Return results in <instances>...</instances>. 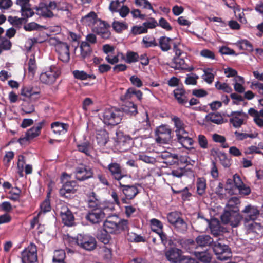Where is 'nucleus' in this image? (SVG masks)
I'll return each mask as SVG.
<instances>
[{
    "label": "nucleus",
    "mask_w": 263,
    "mask_h": 263,
    "mask_svg": "<svg viewBox=\"0 0 263 263\" xmlns=\"http://www.w3.org/2000/svg\"><path fill=\"white\" fill-rule=\"evenodd\" d=\"M57 3L55 1H50L48 3L41 2L39 6L35 8L36 14L44 17H52L54 15L52 10H55Z\"/></svg>",
    "instance_id": "obj_8"
},
{
    "label": "nucleus",
    "mask_w": 263,
    "mask_h": 263,
    "mask_svg": "<svg viewBox=\"0 0 263 263\" xmlns=\"http://www.w3.org/2000/svg\"><path fill=\"white\" fill-rule=\"evenodd\" d=\"M77 183L75 181H68L64 183L60 190L59 193L62 196L68 197V194L74 193L76 190Z\"/></svg>",
    "instance_id": "obj_28"
},
{
    "label": "nucleus",
    "mask_w": 263,
    "mask_h": 263,
    "mask_svg": "<svg viewBox=\"0 0 263 263\" xmlns=\"http://www.w3.org/2000/svg\"><path fill=\"white\" fill-rule=\"evenodd\" d=\"M183 247L190 253H193L196 257L200 261L204 263H209L212 258V255L208 250L204 251H196L194 249L197 248L195 242L191 240L188 239L184 242V245Z\"/></svg>",
    "instance_id": "obj_4"
},
{
    "label": "nucleus",
    "mask_w": 263,
    "mask_h": 263,
    "mask_svg": "<svg viewBox=\"0 0 263 263\" xmlns=\"http://www.w3.org/2000/svg\"><path fill=\"white\" fill-rule=\"evenodd\" d=\"M93 172L89 166L81 164L76 168L74 175L76 178L80 181H83L92 177Z\"/></svg>",
    "instance_id": "obj_18"
},
{
    "label": "nucleus",
    "mask_w": 263,
    "mask_h": 263,
    "mask_svg": "<svg viewBox=\"0 0 263 263\" xmlns=\"http://www.w3.org/2000/svg\"><path fill=\"white\" fill-rule=\"evenodd\" d=\"M77 148L79 152L84 153L86 155L89 156L91 150V146L89 142H85L77 145Z\"/></svg>",
    "instance_id": "obj_55"
},
{
    "label": "nucleus",
    "mask_w": 263,
    "mask_h": 263,
    "mask_svg": "<svg viewBox=\"0 0 263 263\" xmlns=\"http://www.w3.org/2000/svg\"><path fill=\"white\" fill-rule=\"evenodd\" d=\"M123 116L122 110L111 107L104 110L102 115L100 116V119L107 125L115 126L121 122Z\"/></svg>",
    "instance_id": "obj_2"
},
{
    "label": "nucleus",
    "mask_w": 263,
    "mask_h": 263,
    "mask_svg": "<svg viewBox=\"0 0 263 263\" xmlns=\"http://www.w3.org/2000/svg\"><path fill=\"white\" fill-rule=\"evenodd\" d=\"M135 5L141 8L151 10L153 13H156L155 10L148 0H135Z\"/></svg>",
    "instance_id": "obj_53"
},
{
    "label": "nucleus",
    "mask_w": 263,
    "mask_h": 263,
    "mask_svg": "<svg viewBox=\"0 0 263 263\" xmlns=\"http://www.w3.org/2000/svg\"><path fill=\"white\" fill-rule=\"evenodd\" d=\"M41 211L38 213V216H40L42 213H45L49 212L51 210L50 200L47 197L40 205Z\"/></svg>",
    "instance_id": "obj_59"
},
{
    "label": "nucleus",
    "mask_w": 263,
    "mask_h": 263,
    "mask_svg": "<svg viewBox=\"0 0 263 263\" xmlns=\"http://www.w3.org/2000/svg\"><path fill=\"white\" fill-rule=\"evenodd\" d=\"M189 63L190 61L187 58L184 59L180 57H174L172 67L175 69H182L191 71L194 69V67L190 65Z\"/></svg>",
    "instance_id": "obj_20"
},
{
    "label": "nucleus",
    "mask_w": 263,
    "mask_h": 263,
    "mask_svg": "<svg viewBox=\"0 0 263 263\" xmlns=\"http://www.w3.org/2000/svg\"><path fill=\"white\" fill-rule=\"evenodd\" d=\"M240 203V200L236 197L231 198L228 201L224 212H239V205Z\"/></svg>",
    "instance_id": "obj_30"
},
{
    "label": "nucleus",
    "mask_w": 263,
    "mask_h": 263,
    "mask_svg": "<svg viewBox=\"0 0 263 263\" xmlns=\"http://www.w3.org/2000/svg\"><path fill=\"white\" fill-rule=\"evenodd\" d=\"M69 241L87 251L93 250L96 248L97 245L95 238L88 234H79L76 237L71 238Z\"/></svg>",
    "instance_id": "obj_3"
},
{
    "label": "nucleus",
    "mask_w": 263,
    "mask_h": 263,
    "mask_svg": "<svg viewBox=\"0 0 263 263\" xmlns=\"http://www.w3.org/2000/svg\"><path fill=\"white\" fill-rule=\"evenodd\" d=\"M72 73L76 79L81 80H85L88 78L95 79L96 77L93 75H89L84 71L76 70L73 71Z\"/></svg>",
    "instance_id": "obj_52"
},
{
    "label": "nucleus",
    "mask_w": 263,
    "mask_h": 263,
    "mask_svg": "<svg viewBox=\"0 0 263 263\" xmlns=\"http://www.w3.org/2000/svg\"><path fill=\"white\" fill-rule=\"evenodd\" d=\"M212 139L215 142L220 143L222 148H226L229 147L228 144L226 142V138L222 135L214 134L212 135Z\"/></svg>",
    "instance_id": "obj_56"
},
{
    "label": "nucleus",
    "mask_w": 263,
    "mask_h": 263,
    "mask_svg": "<svg viewBox=\"0 0 263 263\" xmlns=\"http://www.w3.org/2000/svg\"><path fill=\"white\" fill-rule=\"evenodd\" d=\"M80 48L81 51L80 55L82 59H85L90 55L91 49L90 45L87 42H82L81 43Z\"/></svg>",
    "instance_id": "obj_45"
},
{
    "label": "nucleus",
    "mask_w": 263,
    "mask_h": 263,
    "mask_svg": "<svg viewBox=\"0 0 263 263\" xmlns=\"http://www.w3.org/2000/svg\"><path fill=\"white\" fill-rule=\"evenodd\" d=\"M65 258V253L63 250L55 251L53 257V263H65L64 259Z\"/></svg>",
    "instance_id": "obj_50"
},
{
    "label": "nucleus",
    "mask_w": 263,
    "mask_h": 263,
    "mask_svg": "<svg viewBox=\"0 0 263 263\" xmlns=\"http://www.w3.org/2000/svg\"><path fill=\"white\" fill-rule=\"evenodd\" d=\"M229 117L230 123L234 127L238 128L245 124V120L247 119L248 115L242 111H232Z\"/></svg>",
    "instance_id": "obj_16"
},
{
    "label": "nucleus",
    "mask_w": 263,
    "mask_h": 263,
    "mask_svg": "<svg viewBox=\"0 0 263 263\" xmlns=\"http://www.w3.org/2000/svg\"><path fill=\"white\" fill-rule=\"evenodd\" d=\"M172 120L174 122L176 128L175 132L176 135L186 131L183 121L179 118L174 116L172 118Z\"/></svg>",
    "instance_id": "obj_37"
},
{
    "label": "nucleus",
    "mask_w": 263,
    "mask_h": 263,
    "mask_svg": "<svg viewBox=\"0 0 263 263\" xmlns=\"http://www.w3.org/2000/svg\"><path fill=\"white\" fill-rule=\"evenodd\" d=\"M167 220L179 232H184L186 231L187 226L186 223L181 218L180 213L177 212H172L167 214Z\"/></svg>",
    "instance_id": "obj_9"
},
{
    "label": "nucleus",
    "mask_w": 263,
    "mask_h": 263,
    "mask_svg": "<svg viewBox=\"0 0 263 263\" xmlns=\"http://www.w3.org/2000/svg\"><path fill=\"white\" fill-rule=\"evenodd\" d=\"M196 242L198 246L206 247L212 245L213 239L209 235H202L196 238Z\"/></svg>",
    "instance_id": "obj_34"
},
{
    "label": "nucleus",
    "mask_w": 263,
    "mask_h": 263,
    "mask_svg": "<svg viewBox=\"0 0 263 263\" xmlns=\"http://www.w3.org/2000/svg\"><path fill=\"white\" fill-rule=\"evenodd\" d=\"M98 20L96 13L93 11H91L82 17L81 21L86 26H91L94 25L95 23H96Z\"/></svg>",
    "instance_id": "obj_32"
},
{
    "label": "nucleus",
    "mask_w": 263,
    "mask_h": 263,
    "mask_svg": "<svg viewBox=\"0 0 263 263\" xmlns=\"http://www.w3.org/2000/svg\"><path fill=\"white\" fill-rule=\"evenodd\" d=\"M106 210L107 208L92 209L87 214L86 219L93 224L98 223L104 218Z\"/></svg>",
    "instance_id": "obj_19"
},
{
    "label": "nucleus",
    "mask_w": 263,
    "mask_h": 263,
    "mask_svg": "<svg viewBox=\"0 0 263 263\" xmlns=\"http://www.w3.org/2000/svg\"><path fill=\"white\" fill-rule=\"evenodd\" d=\"M245 228L248 234L253 235L254 238L260 237L263 233V227L255 220L244 222Z\"/></svg>",
    "instance_id": "obj_15"
},
{
    "label": "nucleus",
    "mask_w": 263,
    "mask_h": 263,
    "mask_svg": "<svg viewBox=\"0 0 263 263\" xmlns=\"http://www.w3.org/2000/svg\"><path fill=\"white\" fill-rule=\"evenodd\" d=\"M43 123L39 122L35 126H33L27 131L26 134L30 139L38 136L41 133V129L42 127Z\"/></svg>",
    "instance_id": "obj_39"
},
{
    "label": "nucleus",
    "mask_w": 263,
    "mask_h": 263,
    "mask_svg": "<svg viewBox=\"0 0 263 263\" xmlns=\"http://www.w3.org/2000/svg\"><path fill=\"white\" fill-rule=\"evenodd\" d=\"M131 32L134 35H138L147 33V30L143 24L142 26H135L133 27Z\"/></svg>",
    "instance_id": "obj_62"
},
{
    "label": "nucleus",
    "mask_w": 263,
    "mask_h": 263,
    "mask_svg": "<svg viewBox=\"0 0 263 263\" xmlns=\"http://www.w3.org/2000/svg\"><path fill=\"white\" fill-rule=\"evenodd\" d=\"M248 114L253 118V121L259 128H263V109L259 111L253 108H250L248 110Z\"/></svg>",
    "instance_id": "obj_26"
},
{
    "label": "nucleus",
    "mask_w": 263,
    "mask_h": 263,
    "mask_svg": "<svg viewBox=\"0 0 263 263\" xmlns=\"http://www.w3.org/2000/svg\"><path fill=\"white\" fill-rule=\"evenodd\" d=\"M107 168L112 177L115 179L119 181V182L121 181L122 179L124 177L126 176V175L123 173L120 164L116 162H112L110 163L108 165Z\"/></svg>",
    "instance_id": "obj_24"
},
{
    "label": "nucleus",
    "mask_w": 263,
    "mask_h": 263,
    "mask_svg": "<svg viewBox=\"0 0 263 263\" xmlns=\"http://www.w3.org/2000/svg\"><path fill=\"white\" fill-rule=\"evenodd\" d=\"M51 127L55 134L60 135L66 133L68 128V125L59 122H55L51 124Z\"/></svg>",
    "instance_id": "obj_31"
},
{
    "label": "nucleus",
    "mask_w": 263,
    "mask_h": 263,
    "mask_svg": "<svg viewBox=\"0 0 263 263\" xmlns=\"http://www.w3.org/2000/svg\"><path fill=\"white\" fill-rule=\"evenodd\" d=\"M96 24L97 26L94 28L96 33L103 38L108 39L109 37L110 33L108 30L110 26L106 22L100 20H98Z\"/></svg>",
    "instance_id": "obj_23"
},
{
    "label": "nucleus",
    "mask_w": 263,
    "mask_h": 263,
    "mask_svg": "<svg viewBox=\"0 0 263 263\" xmlns=\"http://www.w3.org/2000/svg\"><path fill=\"white\" fill-rule=\"evenodd\" d=\"M242 219L239 212H224L221 216V220L223 223L230 224L233 227L238 226Z\"/></svg>",
    "instance_id": "obj_11"
},
{
    "label": "nucleus",
    "mask_w": 263,
    "mask_h": 263,
    "mask_svg": "<svg viewBox=\"0 0 263 263\" xmlns=\"http://www.w3.org/2000/svg\"><path fill=\"white\" fill-rule=\"evenodd\" d=\"M22 263H36L37 261V247L33 243L25 248L21 252Z\"/></svg>",
    "instance_id": "obj_7"
},
{
    "label": "nucleus",
    "mask_w": 263,
    "mask_h": 263,
    "mask_svg": "<svg viewBox=\"0 0 263 263\" xmlns=\"http://www.w3.org/2000/svg\"><path fill=\"white\" fill-rule=\"evenodd\" d=\"M127 220L120 219L117 216L108 218L104 222V230L106 233L119 234L128 228Z\"/></svg>",
    "instance_id": "obj_1"
},
{
    "label": "nucleus",
    "mask_w": 263,
    "mask_h": 263,
    "mask_svg": "<svg viewBox=\"0 0 263 263\" xmlns=\"http://www.w3.org/2000/svg\"><path fill=\"white\" fill-rule=\"evenodd\" d=\"M60 74L58 68L55 66H51L40 76V80L43 83L46 84H53Z\"/></svg>",
    "instance_id": "obj_10"
},
{
    "label": "nucleus",
    "mask_w": 263,
    "mask_h": 263,
    "mask_svg": "<svg viewBox=\"0 0 263 263\" xmlns=\"http://www.w3.org/2000/svg\"><path fill=\"white\" fill-rule=\"evenodd\" d=\"M156 141L162 144L167 143L171 139V130L166 125L159 126L156 130Z\"/></svg>",
    "instance_id": "obj_14"
},
{
    "label": "nucleus",
    "mask_w": 263,
    "mask_h": 263,
    "mask_svg": "<svg viewBox=\"0 0 263 263\" xmlns=\"http://www.w3.org/2000/svg\"><path fill=\"white\" fill-rule=\"evenodd\" d=\"M211 154L213 156H216L218 159L221 164L224 167H229L231 165V161L227 157L224 153L220 152L218 149L213 148L211 150Z\"/></svg>",
    "instance_id": "obj_27"
},
{
    "label": "nucleus",
    "mask_w": 263,
    "mask_h": 263,
    "mask_svg": "<svg viewBox=\"0 0 263 263\" xmlns=\"http://www.w3.org/2000/svg\"><path fill=\"white\" fill-rule=\"evenodd\" d=\"M126 238L132 242H144L146 241L145 237L129 231H128L126 234Z\"/></svg>",
    "instance_id": "obj_40"
},
{
    "label": "nucleus",
    "mask_w": 263,
    "mask_h": 263,
    "mask_svg": "<svg viewBox=\"0 0 263 263\" xmlns=\"http://www.w3.org/2000/svg\"><path fill=\"white\" fill-rule=\"evenodd\" d=\"M122 111L123 114L125 112L130 116H135L138 112L137 106L132 102L126 103Z\"/></svg>",
    "instance_id": "obj_43"
},
{
    "label": "nucleus",
    "mask_w": 263,
    "mask_h": 263,
    "mask_svg": "<svg viewBox=\"0 0 263 263\" xmlns=\"http://www.w3.org/2000/svg\"><path fill=\"white\" fill-rule=\"evenodd\" d=\"M60 213L63 223L67 226H72L74 218L72 212L66 205L61 206Z\"/></svg>",
    "instance_id": "obj_21"
},
{
    "label": "nucleus",
    "mask_w": 263,
    "mask_h": 263,
    "mask_svg": "<svg viewBox=\"0 0 263 263\" xmlns=\"http://www.w3.org/2000/svg\"><path fill=\"white\" fill-rule=\"evenodd\" d=\"M205 119L207 121H210L216 124H220L223 122V118L218 114H209L206 115Z\"/></svg>",
    "instance_id": "obj_51"
},
{
    "label": "nucleus",
    "mask_w": 263,
    "mask_h": 263,
    "mask_svg": "<svg viewBox=\"0 0 263 263\" xmlns=\"http://www.w3.org/2000/svg\"><path fill=\"white\" fill-rule=\"evenodd\" d=\"M215 87L218 90H221L227 93H230L232 91V89L229 85L226 83H221L217 81L215 84Z\"/></svg>",
    "instance_id": "obj_61"
},
{
    "label": "nucleus",
    "mask_w": 263,
    "mask_h": 263,
    "mask_svg": "<svg viewBox=\"0 0 263 263\" xmlns=\"http://www.w3.org/2000/svg\"><path fill=\"white\" fill-rule=\"evenodd\" d=\"M11 43L9 40L5 37H0V51L2 53V50H9L11 47Z\"/></svg>",
    "instance_id": "obj_60"
},
{
    "label": "nucleus",
    "mask_w": 263,
    "mask_h": 263,
    "mask_svg": "<svg viewBox=\"0 0 263 263\" xmlns=\"http://www.w3.org/2000/svg\"><path fill=\"white\" fill-rule=\"evenodd\" d=\"M158 24V26L160 27L166 31H170L172 30V27L170 24L163 17H161L159 19Z\"/></svg>",
    "instance_id": "obj_63"
},
{
    "label": "nucleus",
    "mask_w": 263,
    "mask_h": 263,
    "mask_svg": "<svg viewBox=\"0 0 263 263\" xmlns=\"http://www.w3.org/2000/svg\"><path fill=\"white\" fill-rule=\"evenodd\" d=\"M176 136L178 141L183 147L194 150L193 148H191L193 144L194 140L189 136V133L187 130L179 135H177Z\"/></svg>",
    "instance_id": "obj_25"
},
{
    "label": "nucleus",
    "mask_w": 263,
    "mask_h": 263,
    "mask_svg": "<svg viewBox=\"0 0 263 263\" xmlns=\"http://www.w3.org/2000/svg\"><path fill=\"white\" fill-rule=\"evenodd\" d=\"M23 101L21 105L22 110L26 114H30L34 111L35 108L32 101L26 99H22Z\"/></svg>",
    "instance_id": "obj_46"
},
{
    "label": "nucleus",
    "mask_w": 263,
    "mask_h": 263,
    "mask_svg": "<svg viewBox=\"0 0 263 263\" xmlns=\"http://www.w3.org/2000/svg\"><path fill=\"white\" fill-rule=\"evenodd\" d=\"M134 96L140 101L142 98V92L139 90L131 87L127 90L124 98L125 99H132Z\"/></svg>",
    "instance_id": "obj_44"
},
{
    "label": "nucleus",
    "mask_w": 263,
    "mask_h": 263,
    "mask_svg": "<svg viewBox=\"0 0 263 263\" xmlns=\"http://www.w3.org/2000/svg\"><path fill=\"white\" fill-rule=\"evenodd\" d=\"M174 95L178 103L185 105L187 103V98L185 91L182 88H177L174 90Z\"/></svg>",
    "instance_id": "obj_33"
},
{
    "label": "nucleus",
    "mask_w": 263,
    "mask_h": 263,
    "mask_svg": "<svg viewBox=\"0 0 263 263\" xmlns=\"http://www.w3.org/2000/svg\"><path fill=\"white\" fill-rule=\"evenodd\" d=\"M211 233L214 235H218L221 231L220 227L218 221H214L211 222H208Z\"/></svg>",
    "instance_id": "obj_58"
},
{
    "label": "nucleus",
    "mask_w": 263,
    "mask_h": 263,
    "mask_svg": "<svg viewBox=\"0 0 263 263\" xmlns=\"http://www.w3.org/2000/svg\"><path fill=\"white\" fill-rule=\"evenodd\" d=\"M234 135L236 137V138L237 140H243L248 138H250L251 139L255 138L258 136L257 133H250V134H247V133H240L238 131H236L234 132Z\"/></svg>",
    "instance_id": "obj_54"
},
{
    "label": "nucleus",
    "mask_w": 263,
    "mask_h": 263,
    "mask_svg": "<svg viewBox=\"0 0 263 263\" xmlns=\"http://www.w3.org/2000/svg\"><path fill=\"white\" fill-rule=\"evenodd\" d=\"M142 45L144 48L154 47L158 45L155 38L151 35H146L143 37Z\"/></svg>",
    "instance_id": "obj_41"
},
{
    "label": "nucleus",
    "mask_w": 263,
    "mask_h": 263,
    "mask_svg": "<svg viewBox=\"0 0 263 263\" xmlns=\"http://www.w3.org/2000/svg\"><path fill=\"white\" fill-rule=\"evenodd\" d=\"M21 95L25 97L24 99L32 102L37 101L40 97V92L36 91L29 86L23 87L21 89Z\"/></svg>",
    "instance_id": "obj_22"
},
{
    "label": "nucleus",
    "mask_w": 263,
    "mask_h": 263,
    "mask_svg": "<svg viewBox=\"0 0 263 263\" xmlns=\"http://www.w3.org/2000/svg\"><path fill=\"white\" fill-rule=\"evenodd\" d=\"M88 207L92 209L103 208L101 205L100 200L97 198L95 194L91 192L88 196L87 200Z\"/></svg>",
    "instance_id": "obj_35"
},
{
    "label": "nucleus",
    "mask_w": 263,
    "mask_h": 263,
    "mask_svg": "<svg viewBox=\"0 0 263 263\" xmlns=\"http://www.w3.org/2000/svg\"><path fill=\"white\" fill-rule=\"evenodd\" d=\"M151 227L153 231L157 233L162 230L163 224L162 222L155 218L150 220Z\"/></svg>",
    "instance_id": "obj_57"
},
{
    "label": "nucleus",
    "mask_w": 263,
    "mask_h": 263,
    "mask_svg": "<svg viewBox=\"0 0 263 263\" xmlns=\"http://www.w3.org/2000/svg\"><path fill=\"white\" fill-rule=\"evenodd\" d=\"M112 27L115 31L119 33L127 29L128 26L125 22L114 21L112 23Z\"/></svg>",
    "instance_id": "obj_49"
},
{
    "label": "nucleus",
    "mask_w": 263,
    "mask_h": 263,
    "mask_svg": "<svg viewBox=\"0 0 263 263\" xmlns=\"http://www.w3.org/2000/svg\"><path fill=\"white\" fill-rule=\"evenodd\" d=\"M119 184L123 188L122 191L125 196V197H121L123 203H127V200L133 199L139 192L137 187L135 185H124L121 181L119 182Z\"/></svg>",
    "instance_id": "obj_17"
},
{
    "label": "nucleus",
    "mask_w": 263,
    "mask_h": 263,
    "mask_svg": "<svg viewBox=\"0 0 263 263\" xmlns=\"http://www.w3.org/2000/svg\"><path fill=\"white\" fill-rule=\"evenodd\" d=\"M197 192L199 195H203L206 187V180L203 177L198 178L196 181Z\"/></svg>",
    "instance_id": "obj_47"
},
{
    "label": "nucleus",
    "mask_w": 263,
    "mask_h": 263,
    "mask_svg": "<svg viewBox=\"0 0 263 263\" xmlns=\"http://www.w3.org/2000/svg\"><path fill=\"white\" fill-rule=\"evenodd\" d=\"M121 58L127 63L130 64L137 62L139 56L137 52L128 51L126 54V57L123 53H121Z\"/></svg>",
    "instance_id": "obj_42"
},
{
    "label": "nucleus",
    "mask_w": 263,
    "mask_h": 263,
    "mask_svg": "<svg viewBox=\"0 0 263 263\" xmlns=\"http://www.w3.org/2000/svg\"><path fill=\"white\" fill-rule=\"evenodd\" d=\"M174 43L173 39L162 36L158 39V44L162 51L166 52L171 49V46Z\"/></svg>",
    "instance_id": "obj_29"
},
{
    "label": "nucleus",
    "mask_w": 263,
    "mask_h": 263,
    "mask_svg": "<svg viewBox=\"0 0 263 263\" xmlns=\"http://www.w3.org/2000/svg\"><path fill=\"white\" fill-rule=\"evenodd\" d=\"M212 248L217 258L221 261H225L232 257V252L228 245L220 242H215Z\"/></svg>",
    "instance_id": "obj_6"
},
{
    "label": "nucleus",
    "mask_w": 263,
    "mask_h": 263,
    "mask_svg": "<svg viewBox=\"0 0 263 263\" xmlns=\"http://www.w3.org/2000/svg\"><path fill=\"white\" fill-rule=\"evenodd\" d=\"M50 44L55 46L59 59L63 62H68L70 59L69 47L67 43L61 42L55 37L49 40Z\"/></svg>",
    "instance_id": "obj_5"
},
{
    "label": "nucleus",
    "mask_w": 263,
    "mask_h": 263,
    "mask_svg": "<svg viewBox=\"0 0 263 263\" xmlns=\"http://www.w3.org/2000/svg\"><path fill=\"white\" fill-rule=\"evenodd\" d=\"M56 9L66 12L67 16L69 17L71 16V12L73 9V6L66 2H60L57 3Z\"/></svg>",
    "instance_id": "obj_36"
},
{
    "label": "nucleus",
    "mask_w": 263,
    "mask_h": 263,
    "mask_svg": "<svg viewBox=\"0 0 263 263\" xmlns=\"http://www.w3.org/2000/svg\"><path fill=\"white\" fill-rule=\"evenodd\" d=\"M96 139L98 144L102 146H104L108 140V135L107 132L105 130L100 131L98 133L96 136Z\"/></svg>",
    "instance_id": "obj_48"
},
{
    "label": "nucleus",
    "mask_w": 263,
    "mask_h": 263,
    "mask_svg": "<svg viewBox=\"0 0 263 263\" xmlns=\"http://www.w3.org/2000/svg\"><path fill=\"white\" fill-rule=\"evenodd\" d=\"M143 25L146 27L147 30L148 28L153 29L158 26V22L157 21L153 18L151 17L148 19L146 22L143 23Z\"/></svg>",
    "instance_id": "obj_64"
},
{
    "label": "nucleus",
    "mask_w": 263,
    "mask_h": 263,
    "mask_svg": "<svg viewBox=\"0 0 263 263\" xmlns=\"http://www.w3.org/2000/svg\"><path fill=\"white\" fill-rule=\"evenodd\" d=\"M243 222L255 220L259 215V210L256 206L248 204L241 211Z\"/></svg>",
    "instance_id": "obj_13"
},
{
    "label": "nucleus",
    "mask_w": 263,
    "mask_h": 263,
    "mask_svg": "<svg viewBox=\"0 0 263 263\" xmlns=\"http://www.w3.org/2000/svg\"><path fill=\"white\" fill-rule=\"evenodd\" d=\"M204 74L202 79L208 84H211L214 81L215 72L212 68H205L203 69Z\"/></svg>",
    "instance_id": "obj_38"
},
{
    "label": "nucleus",
    "mask_w": 263,
    "mask_h": 263,
    "mask_svg": "<svg viewBox=\"0 0 263 263\" xmlns=\"http://www.w3.org/2000/svg\"><path fill=\"white\" fill-rule=\"evenodd\" d=\"M166 259L172 263H180L186 257L183 254V251L176 247H171L165 252Z\"/></svg>",
    "instance_id": "obj_12"
}]
</instances>
